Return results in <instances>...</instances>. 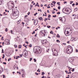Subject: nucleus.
Here are the masks:
<instances>
[{"label":"nucleus","instance_id":"obj_28","mask_svg":"<svg viewBox=\"0 0 78 78\" xmlns=\"http://www.w3.org/2000/svg\"><path fill=\"white\" fill-rule=\"evenodd\" d=\"M71 71H72L73 72L75 71V69L74 68H73L72 70H71Z\"/></svg>","mask_w":78,"mask_h":78},{"label":"nucleus","instance_id":"obj_41","mask_svg":"<svg viewBox=\"0 0 78 78\" xmlns=\"http://www.w3.org/2000/svg\"><path fill=\"white\" fill-rule=\"evenodd\" d=\"M49 50H50V49H48L47 50H46L47 52H48V51H49Z\"/></svg>","mask_w":78,"mask_h":78},{"label":"nucleus","instance_id":"obj_4","mask_svg":"<svg viewBox=\"0 0 78 78\" xmlns=\"http://www.w3.org/2000/svg\"><path fill=\"white\" fill-rule=\"evenodd\" d=\"M37 49H38V48H37V46H35L34 48L33 51L34 53H38Z\"/></svg>","mask_w":78,"mask_h":78},{"label":"nucleus","instance_id":"obj_43","mask_svg":"<svg viewBox=\"0 0 78 78\" xmlns=\"http://www.w3.org/2000/svg\"><path fill=\"white\" fill-rule=\"evenodd\" d=\"M56 42H59V43L60 42V41H59V40H56Z\"/></svg>","mask_w":78,"mask_h":78},{"label":"nucleus","instance_id":"obj_8","mask_svg":"<svg viewBox=\"0 0 78 78\" xmlns=\"http://www.w3.org/2000/svg\"><path fill=\"white\" fill-rule=\"evenodd\" d=\"M38 23V20H35L34 21V25H37Z\"/></svg>","mask_w":78,"mask_h":78},{"label":"nucleus","instance_id":"obj_59","mask_svg":"<svg viewBox=\"0 0 78 78\" xmlns=\"http://www.w3.org/2000/svg\"><path fill=\"white\" fill-rule=\"evenodd\" d=\"M35 33V31H34V32H33L32 33V34H34Z\"/></svg>","mask_w":78,"mask_h":78},{"label":"nucleus","instance_id":"obj_32","mask_svg":"<svg viewBox=\"0 0 78 78\" xmlns=\"http://www.w3.org/2000/svg\"><path fill=\"white\" fill-rule=\"evenodd\" d=\"M37 14V13L36 12L34 14V16H36Z\"/></svg>","mask_w":78,"mask_h":78},{"label":"nucleus","instance_id":"obj_48","mask_svg":"<svg viewBox=\"0 0 78 78\" xmlns=\"http://www.w3.org/2000/svg\"><path fill=\"white\" fill-rule=\"evenodd\" d=\"M35 73L36 75H39V73Z\"/></svg>","mask_w":78,"mask_h":78},{"label":"nucleus","instance_id":"obj_9","mask_svg":"<svg viewBox=\"0 0 78 78\" xmlns=\"http://www.w3.org/2000/svg\"><path fill=\"white\" fill-rule=\"evenodd\" d=\"M69 29H70L69 27H67L65 29V33L66 32L67 34H68L69 33V31L67 30H69Z\"/></svg>","mask_w":78,"mask_h":78},{"label":"nucleus","instance_id":"obj_10","mask_svg":"<svg viewBox=\"0 0 78 78\" xmlns=\"http://www.w3.org/2000/svg\"><path fill=\"white\" fill-rule=\"evenodd\" d=\"M13 67L14 69H13L14 70H16H16H17V69H18L19 68H18V67H17V65H15L13 66Z\"/></svg>","mask_w":78,"mask_h":78},{"label":"nucleus","instance_id":"obj_17","mask_svg":"<svg viewBox=\"0 0 78 78\" xmlns=\"http://www.w3.org/2000/svg\"><path fill=\"white\" fill-rule=\"evenodd\" d=\"M39 20H43V18L42 17H40L38 18Z\"/></svg>","mask_w":78,"mask_h":78},{"label":"nucleus","instance_id":"obj_29","mask_svg":"<svg viewBox=\"0 0 78 78\" xmlns=\"http://www.w3.org/2000/svg\"><path fill=\"white\" fill-rule=\"evenodd\" d=\"M44 74H45V73H44V72H42V75H44Z\"/></svg>","mask_w":78,"mask_h":78},{"label":"nucleus","instance_id":"obj_13","mask_svg":"<svg viewBox=\"0 0 78 78\" xmlns=\"http://www.w3.org/2000/svg\"><path fill=\"white\" fill-rule=\"evenodd\" d=\"M25 21H26V22H28L29 21H30V20H29V19L28 18H25Z\"/></svg>","mask_w":78,"mask_h":78},{"label":"nucleus","instance_id":"obj_45","mask_svg":"<svg viewBox=\"0 0 78 78\" xmlns=\"http://www.w3.org/2000/svg\"><path fill=\"white\" fill-rule=\"evenodd\" d=\"M10 31L11 32V34H13V33H12V31H13L12 30H10Z\"/></svg>","mask_w":78,"mask_h":78},{"label":"nucleus","instance_id":"obj_38","mask_svg":"<svg viewBox=\"0 0 78 78\" xmlns=\"http://www.w3.org/2000/svg\"><path fill=\"white\" fill-rule=\"evenodd\" d=\"M2 53H4V51H3V49H2Z\"/></svg>","mask_w":78,"mask_h":78},{"label":"nucleus","instance_id":"obj_12","mask_svg":"<svg viewBox=\"0 0 78 78\" xmlns=\"http://www.w3.org/2000/svg\"><path fill=\"white\" fill-rule=\"evenodd\" d=\"M76 40L75 38L74 37H71L70 39V41L72 42H74V41H75Z\"/></svg>","mask_w":78,"mask_h":78},{"label":"nucleus","instance_id":"obj_47","mask_svg":"<svg viewBox=\"0 0 78 78\" xmlns=\"http://www.w3.org/2000/svg\"><path fill=\"white\" fill-rule=\"evenodd\" d=\"M3 64H5V65H6V63L5 62H3Z\"/></svg>","mask_w":78,"mask_h":78},{"label":"nucleus","instance_id":"obj_21","mask_svg":"<svg viewBox=\"0 0 78 78\" xmlns=\"http://www.w3.org/2000/svg\"><path fill=\"white\" fill-rule=\"evenodd\" d=\"M22 72L23 73V74L24 75V70H23V69H22Z\"/></svg>","mask_w":78,"mask_h":78},{"label":"nucleus","instance_id":"obj_57","mask_svg":"<svg viewBox=\"0 0 78 78\" xmlns=\"http://www.w3.org/2000/svg\"><path fill=\"white\" fill-rule=\"evenodd\" d=\"M30 12H29L28 13H27V15H30Z\"/></svg>","mask_w":78,"mask_h":78},{"label":"nucleus","instance_id":"obj_31","mask_svg":"<svg viewBox=\"0 0 78 78\" xmlns=\"http://www.w3.org/2000/svg\"><path fill=\"white\" fill-rule=\"evenodd\" d=\"M38 6V7H39V5H37V4H36V5H35V7H36V6Z\"/></svg>","mask_w":78,"mask_h":78},{"label":"nucleus","instance_id":"obj_24","mask_svg":"<svg viewBox=\"0 0 78 78\" xmlns=\"http://www.w3.org/2000/svg\"><path fill=\"white\" fill-rule=\"evenodd\" d=\"M56 37H60V36L59 35V34H57Z\"/></svg>","mask_w":78,"mask_h":78},{"label":"nucleus","instance_id":"obj_64","mask_svg":"<svg viewBox=\"0 0 78 78\" xmlns=\"http://www.w3.org/2000/svg\"><path fill=\"white\" fill-rule=\"evenodd\" d=\"M45 78V76H43L41 77V78Z\"/></svg>","mask_w":78,"mask_h":78},{"label":"nucleus","instance_id":"obj_40","mask_svg":"<svg viewBox=\"0 0 78 78\" xmlns=\"http://www.w3.org/2000/svg\"><path fill=\"white\" fill-rule=\"evenodd\" d=\"M5 31H6V32H7V31H8V29L6 28L5 29Z\"/></svg>","mask_w":78,"mask_h":78},{"label":"nucleus","instance_id":"obj_11","mask_svg":"<svg viewBox=\"0 0 78 78\" xmlns=\"http://www.w3.org/2000/svg\"><path fill=\"white\" fill-rule=\"evenodd\" d=\"M23 54H24V55H26V56H27L28 55V52H27V51H24L23 52Z\"/></svg>","mask_w":78,"mask_h":78},{"label":"nucleus","instance_id":"obj_62","mask_svg":"<svg viewBox=\"0 0 78 78\" xmlns=\"http://www.w3.org/2000/svg\"><path fill=\"white\" fill-rule=\"evenodd\" d=\"M76 52H78V49H76Z\"/></svg>","mask_w":78,"mask_h":78},{"label":"nucleus","instance_id":"obj_25","mask_svg":"<svg viewBox=\"0 0 78 78\" xmlns=\"http://www.w3.org/2000/svg\"><path fill=\"white\" fill-rule=\"evenodd\" d=\"M72 73L71 72V71H70L69 72H68V75H69V74H71Z\"/></svg>","mask_w":78,"mask_h":78},{"label":"nucleus","instance_id":"obj_7","mask_svg":"<svg viewBox=\"0 0 78 78\" xmlns=\"http://www.w3.org/2000/svg\"><path fill=\"white\" fill-rule=\"evenodd\" d=\"M6 45H9V42L8 41V39H6L4 41Z\"/></svg>","mask_w":78,"mask_h":78},{"label":"nucleus","instance_id":"obj_14","mask_svg":"<svg viewBox=\"0 0 78 78\" xmlns=\"http://www.w3.org/2000/svg\"><path fill=\"white\" fill-rule=\"evenodd\" d=\"M67 8H65L63 9V11H64V12L66 13V12H67Z\"/></svg>","mask_w":78,"mask_h":78},{"label":"nucleus","instance_id":"obj_1","mask_svg":"<svg viewBox=\"0 0 78 78\" xmlns=\"http://www.w3.org/2000/svg\"><path fill=\"white\" fill-rule=\"evenodd\" d=\"M66 52L68 54L72 53L73 52V48L70 45H69L68 46V48L66 49Z\"/></svg>","mask_w":78,"mask_h":78},{"label":"nucleus","instance_id":"obj_26","mask_svg":"<svg viewBox=\"0 0 78 78\" xmlns=\"http://www.w3.org/2000/svg\"><path fill=\"white\" fill-rule=\"evenodd\" d=\"M29 47H32V45L31 44H30L29 45Z\"/></svg>","mask_w":78,"mask_h":78},{"label":"nucleus","instance_id":"obj_5","mask_svg":"<svg viewBox=\"0 0 78 78\" xmlns=\"http://www.w3.org/2000/svg\"><path fill=\"white\" fill-rule=\"evenodd\" d=\"M59 19L61 22H63V21L66 22V18H65V17H64V16H63L62 17H59Z\"/></svg>","mask_w":78,"mask_h":78},{"label":"nucleus","instance_id":"obj_60","mask_svg":"<svg viewBox=\"0 0 78 78\" xmlns=\"http://www.w3.org/2000/svg\"><path fill=\"white\" fill-rule=\"evenodd\" d=\"M14 13H13V14H16V12H15V11H14Z\"/></svg>","mask_w":78,"mask_h":78},{"label":"nucleus","instance_id":"obj_22","mask_svg":"<svg viewBox=\"0 0 78 78\" xmlns=\"http://www.w3.org/2000/svg\"><path fill=\"white\" fill-rule=\"evenodd\" d=\"M57 4L58 5V6H60L61 4H60V2H57Z\"/></svg>","mask_w":78,"mask_h":78},{"label":"nucleus","instance_id":"obj_20","mask_svg":"<svg viewBox=\"0 0 78 78\" xmlns=\"http://www.w3.org/2000/svg\"><path fill=\"white\" fill-rule=\"evenodd\" d=\"M78 11V8H75L74 9V12H76V11Z\"/></svg>","mask_w":78,"mask_h":78},{"label":"nucleus","instance_id":"obj_50","mask_svg":"<svg viewBox=\"0 0 78 78\" xmlns=\"http://www.w3.org/2000/svg\"><path fill=\"white\" fill-rule=\"evenodd\" d=\"M74 5H75V3L73 4H72L73 6H74Z\"/></svg>","mask_w":78,"mask_h":78},{"label":"nucleus","instance_id":"obj_35","mask_svg":"<svg viewBox=\"0 0 78 78\" xmlns=\"http://www.w3.org/2000/svg\"><path fill=\"white\" fill-rule=\"evenodd\" d=\"M51 27V26H47V27L48 28H50Z\"/></svg>","mask_w":78,"mask_h":78},{"label":"nucleus","instance_id":"obj_36","mask_svg":"<svg viewBox=\"0 0 78 78\" xmlns=\"http://www.w3.org/2000/svg\"><path fill=\"white\" fill-rule=\"evenodd\" d=\"M34 62H36V58H34Z\"/></svg>","mask_w":78,"mask_h":78},{"label":"nucleus","instance_id":"obj_6","mask_svg":"<svg viewBox=\"0 0 78 78\" xmlns=\"http://www.w3.org/2000/svg\"><path fill=\"white\" fill-rule=\"evenodd\" d=\"M37 47L38 48L37 50H38V53H41V48L39 46H37Z\"/></svg>","mask_w":78,"mask_h":78},{"label":"nucleus","instance_id":"obj_55","mask_svg":"<svg viewBox=\"0 0 78 78\" xmlns=\"http://www.w3.org/2000/svg\"><path fill=\"white\" fill-rule=\"evenodd\" d=\"M25 43H26V44H29V43H28V41H26V42H25Z\"/></svg>","mask_w":78,"mask_h":78},{"label":"nucleus","instance_id":"obj_46","mask_svg":"<svg viewBox=\"0 0 78 78\" xmlns=\"http://www.w3.org/2000/svg\"><path fill=\"white\" fill-rule=\"evenodd\" d=\"M60 12H57V14H60Z\"/></svg>","mask_w":78,"mask_h":78},{"label":"nucleus","instance_id":"obj_39","mask_svg":"<svg viewBox=\"0 0 78 78\" xmlns=\"http://www.w3.org/2000/svg\"><path fill=\"white\" fill-rule=\"evenodd\" d=\"M53 56H56V54L54 53L53 52Z\"/></svg>","mask_w":78,"mask_h":78},{"label":"nucleus","instance_id":"obj_23","mask_svg":"<svg viewBox=\"0 0 78 78\" xmlns=\"http://www.w3.org/2000/svg\"><path fill=\"white\" fill-rule=\"evenodd\" d=\"M19 48H22V45H19Z\"/></svg>","mask_w":78,"mask_h":78},{"label":"nucleus","instance_id":"obj_34","mask_svg":"<svg viewBox=\"0 0 78 78\" xmlns=\"http://www.w3.org/2000/svg\"><path fill=\"white\" fill-rule=\"evenodd\" d=\"M57 16L56 15H55L54 16H52L53 17H56Z\"/></svg>","mask_w":78,"mask_h":78},{"label":"nucleus","instance_id":"obj_2","mask_svg":"<svg viewBox=\"0 0 78 78\" xmlns=\"http://www.w3.org/2000/svg\"><path fill=\"white\" fill-rule=\"evenodd\" d=\"M8 6H9V9H12L14 7V4L11 1L9 2L7 4Z\"/></svg>","mask_w":78,"mask_h":78},{"label":"nucleus","instance_id":"obj_58","mask_svg":"<svg viewBox=\"0 0 78 78\" xmlns=\"http://www.w3.org/2000/svg\"><path fill=\"white\" fill-rule=\"evenodd\" d=\"M52 14H55V11H54V12H52Z\"/></svg>","mask_w":78,"mask_h":78},{"label":"nucleus","instance_id":"obj_44","mask_svg":"<svg viewBox=\"0 0 78 78\" xmlns=\"http://www.w3.org/2000/svg\"><path fill=\"white\" fill-rule=\"evenodd\" d=\"M39 70H40V69H38L37 70V72H41V71H40Z\"/></svg>","mask_w":78,"mask_h":78},{"label":"nucleus","instance_id":"obj_52","mask_svg":"<svg viewBox=\"0 0 78 78\" xmlns=\"http://www.w3.org/2000/svg\"><path fill=\"white\" fill-rule=\"evenodd\" d=\"M3 78H5L6 77L5 75H3Z\"/></svg>","mask_w":78,"mask_h":78},{"label":"nucleus","instance_id":"obj_56","mask_svg":"<svg viewBox=\"0 0 78 78\" xmlns=\"http://www.w3.org/2000/svg\"><path fill=\"white\" fill-rule=\"evenodd\" d=\"M6 55L7 56H9V53H7V55Z\"/></svg>","mask_w":78,"mask_h":78},{"label":"nucleus","instance_id":"obj_33","mask_svg":"<svg viewBox=\"0 0 78 78\" xmlns=\"http://www.w3.org/2000/svg\"><path fill=\"white\" fill-rule=\"evenodd\" d=\"M58 9H61V7L60 6H58Z\"/></svg>","mask_w":78,"mask_h":78},{"label":"nucleus","instance_id":"obj_42","mask_svg":"<svg viewBox=\"0 0 78 78\" xmlns=\"http://www.w3.org/2000/svg\"><path fill=\"white\" fill-rule=\"evenodd\" d=\"M33 59L32 58H30V61H31V60Z\"/></svg>","mask_w":78,"mask_h":78},{"label":"nucleus","instance_id":"obj_53","mask_svg":"<svg viewBox=\"0 0 78 78\" xmlns=\"http://www.w3.org/2000/svg\"><path fill=\"white\" fill-rule=\"evenodd\" d=\"M20 57L21 58L22 57V55H21V54H20Z\"/></svg>","mask_w":78,"mask_h":78},{"label":"nucleus","instance_id":"obj_3","mask_svg":"<svg viewBox=\"0 0 78 78\" xmlns=\"http://www.w3.org/2000/svg\"><path fill=\"white\" fill-rule=\"evenodd\" d=\"M41 42L42 45L45 46V45H47L48 41H47V40H41Z\"/></svg>","mask_w":78,"mask_h":78},{"label":"nucleus","instance_id":"obj_30","mask_svg":"<svg viewBox=\"0 0 78 78\" xmlns=\"http://www.w3.org/2000/svg\"><path fill=\"white\" fill-rule=\"evenodd\" d=\"M43 33H44V32H43V31L42 30H41L40 31V33L41 34H43Z\"/></svg>","mask_w":78,"mask_h":78},{"label":"nucleus","instance_id":"obj_27","mask_svg":"<svg viewBox=\"0 0 78 78\" xmlns=\"http://www.w3.org/2000/svg\"><path fill=\"white\" fill-rule=\"evenodd\" d=\"M14 47L15 48H17V45H16V44H15Z\"/></svg>","mask_w":78,"mask_h":78},{"label":"nucleus","instance_id":"obj_16","mask_svg":"<svg viewBox=\"0 0 78 78\" xmlns=\"http://www.w3.org/2000/svg\"><path fill=\"white\" fill-rule=\"evenodd\" d=\"M20 22H21V20H20L19 21H18L17 22V24H19Z\"/></svg>","mask_w":78,"mask_h":78},{"label":"nucleus","instance_id":"obj_51","mask_svg":"<svg viewBox=\"0 0 78 78\" xmlns=\"http://www.w3.org/2000/svg\"><path fill=\"white\" fill-rule=\"evenodd\" d=\"M76 6L77 5H78V3L77 2H76Z\"/></svg>","mask_w":78,"mask_h":78},{"label":"nucleus","instance_id":"obj_37","mask_svg":"<svg viewBox=\"0 0 78 78\" xmlns=\"http://www.w3.org/2000/svg\"><path fill=\"white\" fill-rule=\"evenodd\" d=\"M50 17H51V15H49L48 16V18H50Z\"/></svg>","mask_w":78,"mask_h":78},{"label":"nucleus","instance_id":"obj_15","mask_svg":"<svg viewBox=\"0 0 78 78\" xmlns=\"http://www.w3.org/2000/svg\"><path fill=\"white\" fill-rule=\"evenodd\" d=\"M53 50H54V51H56V52H57V54H58V51H57L54 48H53L52 49V51L53 52Z\"/></svg>","mask_w":78,"mask_h":78},{"label":"nucleus","instance_id":"obj_61","mask_svg":"<svg viewBox=\"0 0 78 78\" xmlns=\"http://www.w3.org/2000/svg\"><path fill=\"white\" fill-rule=\"evenodd\" d=\"M67 44H70V41H68L67 42Z\"/></svg>","mask_w":78,"mask_h":78},{"label":"nucleus","instance_id":"obj_54","mask_svg":"<svg viewBox=\"0 0 78 78\" xmlns=\"http://www.w3.org/2000/svg\"><path fill=\"white\" fill-rule=\"evenodd\" d=\"M10 59V60H11V58H9V59H8V61H9Z\"/></svg>","mask_w":78,"mask_h":78},{"label":"nucleus","instance_id":"obj_19","mask_svg":"<svg viewBox=\"0 0 78 78\" xmlns=\"http://www.w3.org/2000/svg\"><path fill=\"white\" fill-rule=\"evenodd\" d=\"M69 10L67 9L66 12V14H69Z\"/></svg>","mask_w":78,"mask_h":78},{"label":"nucleus","instance_id":"obj_49","mask_svg":"<svg viewBox=\"0 0 78 78\" xmlns=\"http://www.w3.org/2000/svg\"><path fill=\"white\" fill-rule=\"evenodd\" d=\"M27 16H28V15H27L25 16L24 17L25 19H26V17H27Z\"/></svg>","mask_w":78,"mask_h":78},{"label":"nucleus","instance_id":"obj_18","mask_svg":"<svg viewBox=\"0 0 78 78\" xmlns=\"http://www.w3.org/2000/svg\"><path fill=\"white\" fill-rule=\"evenodd\" d=\"M41 35L42 36H44H44H45V34L44 33H43V34H41Z\"/></svg>","mask_w":78,"mask_h":78},{"label":"nucleus","instance_id":"obj_63","mask_svg":"<svg viewBox=\"0 0 78 78\" xmlns=\"http://www.w3.org/2000/svg\"><path fill=\"white\" fill-rule=\"evenodd\" d=\"M64 4H66V3H67V2H66V1L64 2Z\"/></svg>","mask_w":78,"mask_h":78}]
</instances>
